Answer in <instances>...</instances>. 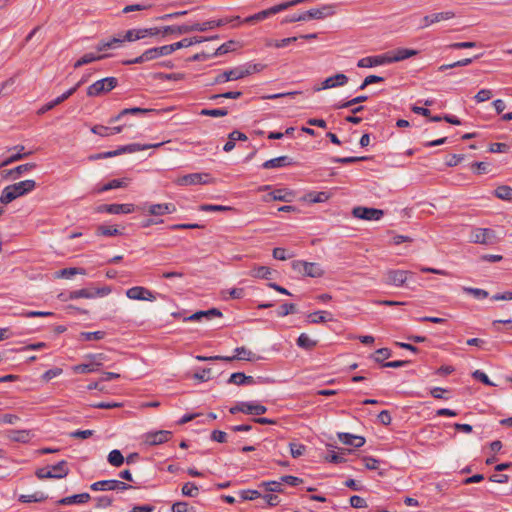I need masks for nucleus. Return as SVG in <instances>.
Listing matches in <instances>:
<instances>
[{"instance_id": "nucleus-1", "label": "nucleus", "mask_w": 512, "mask_h": 512, "mask_svg": "<svg viewBox=\"0 0 512 512\" xmlns=\"http://www.w3.org/2000/svg\"><path fill=\"white\" fill-rule=\"evenodd\" d=\"M36 188V182L32 179L20 181L6 186L0 195V203L7 205L15 199L32 192Z\"/></svg>"}, {"instance_id": "nucleus-2", "label": "nucleus", "mask_w": 512, "mask_h": 512, "mask_svg": "<svg viewBox=\"0 0 512 512\" xmlns=\"http://www.w3.org/2000/svg\"><path fill=\"white\" fill-rule=\"evenodd\" d=\"M256 71H259L257 64H249L247 66H238L232 68L230 70H226L222 73H219L215 78L212 84H221L232 80L242 79Z\"/></svg>"}, {"instance_id": "nucleus-3", "label": "nucleus", "mask_w": 512, "mask_h": 512, "mask_svg": "<svg viewBox=\"0 0 512 512\" xmlns=\"http://www.w3.org/2000/svg\"><path fill=\"white\" fill-rule=\"evenodd\" d=\"M118 85V79L116 77H106L97 80L87 88V95L89 97H97L102 94L108 93Z\"/></svg>"}, {"instance_id": "nucleus-4", "label": "nucleus", "mask_w": 512, "mask_h": 512, "mask_svg": "<svg viewBox=\"0 0 512 512\" xmlns=\"http://www.w3.org/2000/svg\"><path fill=\"white\" fill-rule=\"evenodd\" d=\"M292 269L300 275L309 276L312 278L321 277L324 271L321 269L318 263L305 262V261H293Z\"/></svg>"}, {"instance_id": "nucleus-5", "label": "nucleus", "mask_w": 512, "mask_h": 512, "mask_svg": "<svg viewBox=\"0 0 512 512\" xmlns=\"http://www.w3.org/2000/svg\"><path fill=\"white\" fill-rule=\"evenodd\" d=\"M163 144H164V142L156 143V144H144V145L138 144V143H132V144H128L125 146H121L118 149L113 150V151L102 152V156H103V159H105V158L115 157V156H118V155H121L124 153H134V152H138V151H142V150H147L150 148H158V147L162 146Z\"/></svg>"}, {"instance_id": "nucleus-6", "label": "nucleus", "mask_w": 512, "mask_h": 512, "mask_svg": "<svg viewBox=\"0 0 512 512\" xmlns=\"http://www.w3.org/2000/svg\"><path fill=\"white\" fill-rule=\"evenodd\" d=\"M288 9V0L283 1L282 3L275 5L273 7H270L268 9L262 10L258 13H255L254 15L248 16L243 20V23L252 24L257 21L265 20L266 18L273 16L279 12L285 11Z\"/></svg>"}, {"instance_id": "nucleus-7", "label": "nucleus", "mask_w": 512, "mask_h": 512, "mask_svg": "<svg viewBox=\"0 0 512 512\" xmlns=\"http://www.w3.org/2000/svg\"><path fill=\"white\" fill-rule=\"evenodd\" d=\"M471 242L477 244L491 245L497 242L496 233L489 228H476L470 236Z\"/></svg>"}, {"instance_id": "nucleus-8", "label": "nucleus", "mask_w": 512, "mask_h": 512, "mask_svg": "<svg viewBox=\"0 0 512 512\" xmlns=\"http://www.w3.org/2000/svg\"><path fill=\"white\" fill-rule=\"evenodd\" d=\"M111 292L110 287H102V288H82L79 290H74L69 292L70 299H78V298H95L102 297L108 295Z\"/></svg>"}, {"instance_id": "nucleus-9", "label": "nucleus", "mask_w": 512, "mask_h": 512, "mask_svg": "<svg viewBox=\"0 0 512 512\" xmlns=\"http://www.w3.org/2000/svg\"><path fill=\"white\" fill-rule=\"evenodd\" d=\"M133 488L131 485L120 480H101L90 485L93 491H110V490H128Z\"/></svg>"}, {"instance_id": "nucleus-10", "label": "nucleus", "mask_w": 512, "mask_h": 512, "mask_svg": "<svg viewBox=\"0 0 512 512\" xmlns=\"http://www.w3.org/2000/svg\"><path fill=\"white\" fill-rule=\"evenodd\" d=\"M352 214L355 218L363 220H380L384 215V211L376 208L357 206L353 208Z\"/></svg>"}, {"instance_id": "nucleus-11", "label": "nucleus", "mask_w": 512, "mask_h": 512, "mask_svg": "<svg viewBox=\"0 0 512 512\" xmlns=\"http://www.w3.org/2000/svg\"><path fill=\"white\" fill-rule=\"evenodd\" d=\"M233 21H238L239 22L240 21V17L239 16L226 17V18L219 19V20L206 21L204 23H195L194 24V31L204 32V31H207V30L214 29L216 27L224 26V25H226L228 23H231Z\"/></svg>"}, {"instance_id": "nucleus-12", "label": "nucleus", "mask_w": 512, "mask_h": 512, "mask_svg": "<svg viewBox=\"0 0 512 512\" xmlns=\"http://www.w3.org/2000/svg\"><path fill=\"white\" fill-rule=\"evenodd\" d=\"M171 437L172 432L168 430L148 432L144 435V442L150 446H156L169 441Z\"/></svg>"}, {"instance_id": "nucleus-13", "label": "nucleus", "mask_w": 512, "mask_h": 512, "mask_svg": "<svg viewBox=\"0 0 512 512\" xmlns=\"http://www.w3.org/2000/svg\"><path fill=\"white\" fill-rule=\"evenodd\" d=\"M126 296L132 300L155 301V294L142 286H134L126 291Z\"/></svg>"}, {"instance_id": "nucleus-14", "label": "nucleus", "mask_w": 512, "mask_h": 512, "mask_svg": "<svg viewBox=\"0 0 512 512\" xmlns=\"http://www.w3.org/2000/svg\"><path fill=\"white\" fill-rule=\"evenodd\" d=\"M390 63H391L390 54L386 53L383 55L368 56V57L361 58L358 61L357 66L360 68H370V67L379 66V65H383V64H390Z\"/></svg>"}, {"instance_id": "nucleus-15", "label": "nucleus", "mask_w": 512, "mask_h": 512, "mask_svg": "<svg viewBox=\"0 0 512 512\" xmlns=\"http://www.w3.org/2000/svg\"><path fill=\"white\" fill-rule=\"evenodd\" d=\"M98 212L108 214H129L134 211L133 204H102L97 208Z\"/></svg>"}, {"instance_id": "nucleus-16", "label": "nucleus", "mask_w": 512, "mask_h": 512, "mask_svg": "<svg viewBox=\"0 0 512 512\" xmlns=\"http://www.w3.org/2000/svg\"><path fill=\"white\" fill-rule=\"evenodd\" d=\"M409 274H411V272L406 270H388L386 272L385 283L400 287L406 282Z\"/></svg>"}, {"instance_id": "nucleus-17", "label": "nucleus", "mask_w": 512, "mask_h": 512, "mask_svg": "<svg viewBox=\"0 0 512 512\" xmlns=\"http://www.w3.org/2000/svg\"><path fill=\"white\" fill-rule=\"evenodd\" d=\"M235 355L233 356H224L221 358V361L232 362L234 360H245V361H255L258 360L257 357L251 350L246 347H237L235 350Z\"/></svg>"}, {"instance_id": "nucleus-18", "label": "nucleus", "mask_w": 512, "mask_h": 512, "mask_svg": "<svg viewBox=\"0 0 512 512\" xmlns=\"http://www.w3.org/2000/svg\"><path fill=\"white\" fill-rule=\"evenodd\" d=\"M336 13L334 4H325L317 9H310L306 11L308 20L310 19H324L333 16Z\"/></svg>"}, {"instance_id": "nucleus-19", "label": "nucleus", "mask_w": 512, "mask_h": 512, "mask_svg": "<svg viewBox=\"0 0 512 512\" xmlns=\"http://www.w3.org/2000/svg\"><path fill=\"white\" fill-rule=\"evenodd\" d=\"M213 39H218V36H212V37H209V38H206V37H199V36H195L193 38H184L178 42H175L173 44H169V47H170V50H171V53H173L174 51L178 50V49H181V48H186V47H189L193 44H197V43H201L203 41H208V40H213Z\"/></svg>"}, {"instance_id": "nucleus-20", "label": "nucleus", "mask_w": 512, "mask_h": 512, "mask_svg": "<svg viewBox=\"0 0 512 512\" xmlns=\"http://www.w3.org/2000/svg\"><path fill=\"white\" fill-rule=\"evenodd\" d=\"M151 112H155V109H147V108H140V107H133V108H125L121 110L116 116L112 117L109 120V123H115L117 121H120L127 115H145Z\"/></svg>"}, {"instance_id": "nucleus-21", "label": "nucleus", "mask_w": 512, "mask_h": 512, "mask_svg": "<svg viewBox=\"0 0 512 512\" xmlns=\"http://www.w3.org/2000/svg\"><path fill=\"white\" fill-rule=\"evenodd\" d=\"M454 16H455V14L452 11L439 12V13H434L431 15H426L422 19L423 24L421 25V28L428 27L433 23H437V22H440L443 20H449V19L453 18Z\"/></svg>"}, {"instance_id": "nucleus-22", "label": "nucleus", "mask_w": 512, "mask_h": 512, "mask_svg": "<svg viewBox=\"0 0 512 512\" xmlns=\"http://www.w3.org/2000/svg\"><path fill=\"white\" fill-rule=\"evenodd\" d=\"M388 53L390 54L391 63H394L416 56L419 54V51L409 48H397Z\"/></svg>"}, {"instance_id": "nucleus-23", "label": "nucleus", "mask_w": 512, "mask_h": 512, "mask_svg": "<svg viewBox=\"0 0 512 512\" xmlns=\"http://www.w3.org/2000/svg\"><path fill=\"white\" fill-rule=\"evenodd\" d=\"M176 212V206L173 203L153 204L148 208V213L153 216H162Z\"/></svg>"}, {"instance_id": "nucleus-24", "label": "nucleus", "mask_w": 512, "mask_h": 512, "mask_svg": "<svg viewBox=\"0 0 512 512\" xmlns=\"http://www.w3.org/2000/svg\"><path fill=\"white\" fill-rule=\"evenodd\" d=\"M36 168V164L35 163H25V164H21L13 169H9V170H5L4 171V177L5 178H10V179H17L19 178L22 174L28 172V171H31L33 169Z\"/></svg>"}, {"instance_id": "nucleus-25", "label": "nucleus", "mask_w": 512, "mask_h": 512, "mask_svg": "<svg viewBox=\"0 0 512 512\" xmlns=\"http://www.w3.org/2000/svg\"><path fill=\"white\" fill-rule=\"evenodd\" d=\"M338 439L345 445L360 448L365 444V438L350 433H338Z\"/></svg>"}, {"instance_id": "nucleus-26", "label": "nucleus", "mask_w": 512, "mask_h": 512, "mask_svg": "<svg viewBox=\"0 0 512 512\" xmlns=\"http://www.w3.org/2000/svg\"><path fill=\"white\" fill-rule=\"evenodd\" d=\"M277 271L272 270L267 266H256L250 270V276L254 278L273 280L275 279V275Z\"/></svg>"}, {"instance_id": "nucleus-27", "label": "nucleus", "mask_w": 512, "mask_h": 512, "mask_svg": "<svg viewBox=\"0 0 512 512\" xmlns=\"http://www.w3.org/2000/svg\"><path fill=\"white\" fill-rule=\"evenodd\" d=\"M91 499L89 493H80L72 496L64 497L58 500V505H72V504H85Z\"/></svg>"}, {"instance_id": "nucleus-28", "label": "nucleus", "mask_w": 512, "mask_h": 512, "mask_svg": "<svg viewBox=\"0 0 512 512\" xmlns=\"http://www.w3.org/2000/svg\"><path fill=\"white\" fill-rule=\"evenodd\" d=\"M348 82V77L345 74L338 73L334 76L328 77L322 82L320 89H329L337 86H343Z\"/></svg>"}, {"instance_id": "nucleus-29", "label": "nucleus", "mask_w": 512, "mask_h": 512, "mask_svg": "<svg viewBox=\"0 0 512 512\" xmlns=\"http://www.w3.org/2000/svg\"><path fill=\"white\" fill-rule=\"evenodd\" d=\"M194 31L193 25H171V26H163V37L169 34L182 35L187 34Z\"/></svg>"}, {"instance_id": "nucleus-30", "label": "nucleus", "mask_w": 512, "mask_h": 512, "mask_svg": "<svg viewBox=\"0 0 512 512\" xmlns=\"http://www.w3.org/2000/svg\"><path fill=\"white\" fill-rule=\"evenodd\" d=\"M331 197V194L326 191H312L307 194H305L301 199L308 203H323L327 200H329Z\"/></svg>"}, {"instance_id": "nucleus-31", "label": "nucleus", "mask_w": 512, "mask_h": 512, "mask_svg": "<svg viewBox=\"0 0 512 512\" xmlns=\"http://www.w3.org/2000/svg\"><path fill=\"white\" fill-rule=\"evenodd\" d=\"M49 471H52V479L65 478L70 472L66 460H61L57 464L52 465Z\"/></svg>"}, {"instance_id": "nucleus-32", "label": "nucleus", "mask_w": 512, "mask_h": 512, "mask_svg": "<svg viewBox=\"0 0 512 512\" xmlns=\"http://www.w3.org/2000/svg\"><path fill=\"white\" fill-rule=\"evenodd\" d=\"M124 43L123 37H112L109 40H101L95 46L98 52H102L108 49H116Z\"/></svg>"}, {"instance_id": "nucleus-33", "label": "nucleus", "mask_w": 512, "mask_h": 512, "mask_svg": "<svg viewBox=\"0 0 512 512\" xmlns=\"http://www.w3.org/2000/svg\"><path fill=\"white\" fill-rule=\"evenodd\" d=\"M241 406L244 409L243 413L248 415L258 416L266 413L267 411L266 406L253 402H241Z\"/></svg>"}, {"instance_id": "nucleus-34", "label": "nucleus", "mask_w": 512, "mask_h": 512, "mask_svg": "<svg viewBox=\"0 0 512 512\" xmlns=\"http://www.w3.org/2000/svg\"><path fill=\"white\" fill-rule=\"evenodd\" d=\"M308 322L311 324L324 323L327 321H332V314L328 311H316L310 313L308 316Z\"/></svg>"}, {"instance_id": "nucleus-35", "label": "nucleus", "mask_w": 512, "mask_h": 512, "mask_svg": "<svg viewBox=\"0 0 512 512\" xmlns=\"http://www.w3.org/2000/svg\"><path fill=\"white\" fill-rule=\"evenodd\" d=\"M296 343L300 348L311 351L317 346L318 341L310 338L308 334L302 333L296 340Z\"/></svg>"}, {"instance_id": "nucleus-36", "label": "nucleus", "mask_w": 512, "mask_h": 512, "mask_svg": "<svg viewBox=\"0 0 512 512\" xmlns=\"http://www.w3.org/2000/svg\"><path fill=\"white\" fill-rule=\"evenodd\" d=\"M14 149L18 150V152H16L15 154H12L7 159L2 161L0 163V168L8 166V165H10V164H12V163H14L16 161L22 160V159H24L25 157H27L28 155L31 154V152L21 153V151L24 150V146H22V145L15 146Z\"/></svg>"}, {"instance_id": "nucleus-37", "label": "nucleus", "mask_w": 512, "mask_h": 512, "mask_svg": "<svg viewBox=\"0 0 512 512\" xmlns=\"http://www.w3.org/2000/svg\"><path fill=\"white\" fill-rule=\"evenodd\" d=\"M149 60L157 59L161 56H167L172 54L169 45H164L161 47H154L146 50Z\"/></svg>"}, {"instance_id": "nucleus-38", "label": "nucleus", "mask_w": 512, "mask_h": 512, "mask_svg": "<svg viewBox=\"0 0 512 512\" xmlns=\"http://www.w3.org/2000/svg\"><path fill=\"white\" fill-rule=\"evenodd\" d=\"M282 482L288 483V475H283L281 477V482H278V481L262 482L260 484V487L265 488V490L269 491V492H281L282 491Z\"/></svg>"}, {"instance_id": "nucleus-39", "label": "nucleus", "mask_w": 512, "mask_h": 512, "mask_svg": "<svg viewBox=\"0 0 512 512\" xmlns=\"http://www.w3.org/2000/svg\"><path fill=\"white\" fill-rule=\"evenodd\" d=\"M200 179V173H191L178 178L176 183L181 186L197 185L200 183Z\"/></svg>"}, {"instance_id": "nucleus-40", "label": "nucleus", "mask_w": 512, "mask_h": 512, "mask_svg": "<svg viewBox=\"0 0 512 512\" xmlns=\"http://www.w3.org/2000/svg\"><path fill=\"white\" fill-rule=\"evenodd\" d=\"M128 182H129L128 178L113 179V180L109 181L108 183H106L105 185H103L98 190V192H105V191H109V190L116 189V188H123L128 185Z\"/></svg>"}, {"instance_id": "nucleus-41", "label": "nucleus", "mask_w": 512, "mask_h": 512, "mask_svg": "<svg viewBox=\"0 0 512 512\" xmlns=\"http://www.w3.org/2000/svg\"><path fill=\"white\" fill-rule=\"evenodd\" d=\"M288 157L287 156H280L274 159L267 160L262 164V167L265 169H272V168H278V167H284L288 164Z\"/></svg>"}, {"instance_id": "nucleus-42", "label": "nucleus", "mask_w": 512, "mask_h": 512, "mask_svg": "<svg viewBox=\"0 0 512 512\" xmlns=\"http://www.w3.org/2000/svg\"><path fill=\"white\" fill-rule=\"evenodd\" d=\"M494 194L497 198H499L501 200L512 201V188L510 186H507V185L498 186L495 189Z\"/></svg>"}, {"instance_id": "nucleus-43", "label": "nucleus", "mask_w": 512, "mask_h": 512, "mask_svg": "<svg viewBox=\"0 0 512 512\" xmlns=\"http://www.w3.org/2000/svg\"><path fill=\"white\" fill-rule=\"evenodd\" d=\"M96 234L98 236L110 237L120 235L121 232L115 226L99 225L96 229Z\"/></svg>"}, {"instance_id": "nucleus-44", "label": "nucleus", "mask_w": 512, "mask_h": 512, "mask_svg": "<svg viewBox=\"0 0 512 512\" xmlns=\"http://www.w3.org/2000/svg\"><path fill=\"white\" fill-rule=\"evenodd\" d=\"M479 58V55H476L475 57L473 58H465V59H462V60H458L456 62H453L451 64H443L441 65L438 70L439 71H445L447 69H452V68H455V67H461V66H467L469 64L472 63L473 59H478Z\"/></svg>"}, {"instance_id": "nucleus-45", "label": "nucleus", "mask_w": 512, "mask_h": 512, "mask_svg": "<svg viewBox=\"0 0 512 512\" xmlns=\"http://www.w3.org/2000/svg\"><path fill=\"white\" fill-rule=\"evenodd\" d=\"M106 333L104 331H94V332H81L79 335V339L83 341H99L105 337Z\"/></svg>"}, {"instance_id": "nucleus-46", "label": "nucleus", "mask_w": 512, "mask_h": 512, "mask_svg": "<svg viewBox=\"0 0 512 512\" xmlns=\"http://www.w3.org/2000/svg\"><path fill=\"white\" fill-rule=\"evenodd\" d=\"M8 437L15 442H27L29 439V432L26 430H11Z\"/></svg>"}, {"instance_id": "nucleus-47", "label": "nucleus", "mask_w": 512, "mask_h": 512, "mask_svg": "<svg viewBox=\"0 0 512 512\" xmlns=\"http://www.w3.org/2000/svg\"><path fill=\"white\" fill-rule=\"evenodd\" d=\"M108 462L115 467H120L124 463V457L122 453L114 449L108 455Z\"/></svg>"}, {"instance_id": "nucleus-48", "label": "nucleus", "mask_w": 512, "mask_h": 512, "mask_svg": "<svg viewBox=\"0 0 512 512\" xmlns=\"http://www.w3.org/2000/svg\"><path fill=\"white\" fill-rule=\"evenodd\" d=\"M370 157L367 156H350V157H333L332 162L333 163H340V164H351L359 161H366L369 160Z\"/></svg>"}, {"instance_id": "nucleus-49", "label": "nucleus", "mask_w": 512, "mask_h": 512, "mask_svg": "<svg viewBox=\"0 0 512 512\" xmlns=\"http://www.w3.org/2000/svg\"><path fill=\"white\" fill-rule=\"evenodd\" d=\"M202 116L224 117L228 115L227 108L202 109L199 113Z\"/></svg>"}, {"instance_id": "nucleus-50", "label": "nucleus", "mask_w": 512, "mask_h": 512, "mask_svg": "<svg viewBox=\"0 0 512 512\" xmlns=\"http://www.w3.org/2000/svg\"><path fill=\"white\" fill-rule=\"evenodd\" d=\"M389 357H391V350L389 348H379L372 355L374 361L377 363H381V365L384 363L383 361L385 359H388Z\"/></svg>"}, {"instance_id": "nucleus-51", "label": "nucleus", "mask_w": 512, "mask_h": 512, "mask_svg": "<svg viewBox=\"0 0 512 512\" xmlns=\"http://www.w3.org/2000/svg\"><path fill=\"white\" fill-rule=\"evenodd\" d=\"M143 38H144V35H143L142 28L127 30L123 36L124 42L125 41H129V42L136 41V40H140Z\"/></svg>"}, {"instance_id": "nucleus-52", "label": "nucleus", "mask_w": 512, "mask_h": 512, "mask_svg": "<svg viewBox=\"0 0 512 512\" xmlns=\"http://www.w3.org/2000/svg\"><path fill=\"white\" fill-rule=\"evenodd\" d=\"M236 45V42L233 41V40H229L225 43H223L222 45H220L216 51L212 54L213 57H216V56H220V55H224L230 51H233L234 50V47Z\"/></svg>"}, {"instance_id": "nucleus-53", "label": "nucleus", "mask_w": 512, "mask_h": 512, "mask_svg": "<svg viewBox=\"0 0 512 512\" xmlns=\"http://www.w3.org/2000/svg\"><path fill=\"white\" fill-rule=\"evenodd\" d=\"M199 493V488L192 482H187L182 487V494L187 497H196Z\"/></svg>"}, {"instance_id": "nucleus-54", "label": "nucleus", "mask_w": 512, "mask_h": 512, "mask_svg": "<svg viewBox=\"0 0 512 512\" xmlns=\"http://www.w3.org/2000/svg\"><path fill=\"white\" fill-rule=\"evenodd\" d=\"M199 210L204 211V212H219V211L232 210V207L223 206V205L202 204L199 207Z\"/></svg>"}, {"instance_id": "nucleus-55", "label": "nucleus", "mask_w": 512, "mask_h": 512, "mask_svg": "<svg viewBox=\"0 0 512 512\" xmlns=\"http://www.w3.org/2000/svg\"><path fill=\"white\" fill-rule=\"evenodd\" d=\"M85 273H86L85 269L73 267V268H65V269L60 270L58 272V276L69 278L76 274L84 275Z\"/></svg>"}, {"instance_id": "nucleus-56", "label": "nucleus", "mask_w": 512, "mask_h": 512, "mask_svg": "<svg viewBox=\"0 0 512 512\" xmlns=\"http://www.w3.org/2000/svg\"><path fill=\"white\" fill-rule=\"evenodd\" d=\"M464 292L473 295L477 299H485L488 297V292L480 288L464 287Z\"/></svg>"}, {"instance_id": "nucleus-57", "label": "nucleus", "mask_w": 512, "mask_h": 512, "mask_svg": "<svg viewBox=\"0 0 512 512\" xmlns=\"http://www.w3.org/2000/svg\"><path fill=\"white\" fill-rule=\"evenodd\" d=\"M306 452V446L303 444L290 443V455L293 458H298L304 455Z\"/></svg>"}, {"instance_id": "nucleus-58", "label": "nucleus", "mask_w": 512, "mask_h": 512, "mask_svg": "<svg viewBox=\"0 0 512 512\" xmlns=\"http://www.w3.org/2000/svg\"><path fill=\"white\" fill-rule=\"evenodd\" d=\"M86 358L89 359V361H92L96 368L107 361V356L104 353L89 354Z\"/></svg>"}, {"instance_id": "nucleus-59", "label": "nucleus", "mask_w": 512, "mask_h": 512, "mask_svg": "<svg viewBox=\"0 0 512 512\" xmlns=\"http://www.w3.org/2000/svg\"><path fill=\"white\" fill-rule=\"evenodd\" d=\"M96 370L97 368L95 367L92 361L86 364H79L74 367V371L77 373H91L95 372Z\"/></svg>"}, {"instance_id": "nucleus-60", "label": "nucleus", "mask_w": 512, "mask_h": 512, "mask_svg": "<svg viewBox=\"0 0 512 512\" xmlns=\"http://www.w3.org/2000/svg\"><path fill=\"white\" fill-rule=\"evenodd\" d=\"M472 377L485 385H489V386L495 385L492 381H490L489 377L481 370H475L472 373Z\"/></svg>"}, {"instance_id": "nucleus-61", "label": "nucleus", "mask_w": 512, "mask_h": 512, "mask_svg": "<svg viewBox=\"0 0 512 512\" xmlns=\"http://www.w3.org/2000/svg\"><path fill=\"white\" fill-rule=\"evenodd\" d=\"M108 57L107 54H94V53H86L81 58L83 59L85 64H90L94 61H99Z\"/></svg>"}, {"instance_id": "nucleus-62", "label": "nucleus", "mask_w": 512, "mask_h": 512, "mask_svg": "<svg viewBox=\"0 0 512 512\" xmlns=\"http://www.w3.org/2000/svg\"><path fill=\"white\" fill-rule=\"evenodd\" d=\"M384 81V78L381 77V76H377V75H369L367 76L364 81L362 82V84L360 85L359 89L360 90H363L365 89L368 85L370 84H373V83H379V82H383Z\"/></svg>"}, {"instance_id": "nucleus-63", "label": "nucleus", "mask_w": 512, "mask_h": 512, "mask_svg": "<svg viewBox=\"0 0 512 512\" xmlns=\"http://www.w3.org/2000/svg\"><path fill=\"white\" fill-rule=\"evenodd\" d=\"M63 370L61 368L55 367L53 369L47 370L43 375L42 379L46 382L50 381L51 379L59 376L62 374Z\"/></svg>"}, {"instance_id": "nucleus-64", "label": "nucleus", "mask_w": 512, "mask_h": 512, "mask_svg": "<svg viewBox=\"0 0 512 512\" xmlns=\"http://www.w3.org/2000/svg\"><path fill=\"white\" fill-rule=\"evenodd\" d=\"M492 97V91L489 89H481L474 97L476 102L481 103Z\"/></svg>"}]
</instances>
